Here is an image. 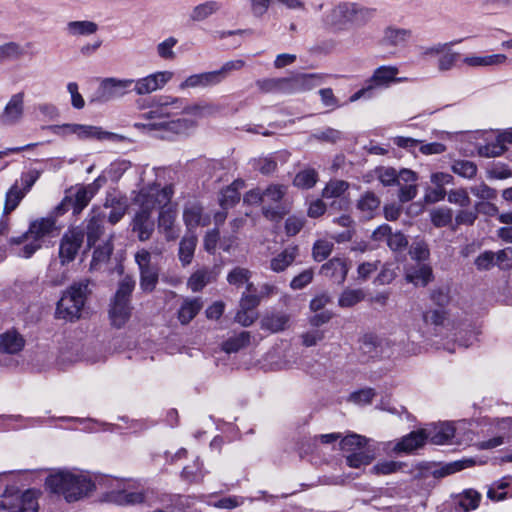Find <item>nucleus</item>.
Segmentation results:
<instances>
[{
	"label": "nucleus",
	"instance_id": "12",
	"mask_svg": "<svg viewBox=\"0 0 512 512\" xmlns=\"http://www.w3.org/2000/svg\"><path fill=\"white\" fill-rule=\"evenodd\" d=\"M84 233L81 230L73 229L67 231L60 241L59 258L62 265L72 262L83 243Z\"/></svg>",
	"mask_w": 512,
	"mask_h": 512
},
{
	"label": "nucleus",
	"instance_id": "28",
	"mask_svg": "<svg viewBox=\"0 0 512 512\" xmlns=\"http://www.w3.org/2000/svg\"><path fill=\"white\" fill-rule=\"evenodd\" d=\"M144 499L145 496L140 491L119 490L112 491L106 495L108 502L121 506L140 504Z\"/></svg>",
	"mask_w": 512,
	"mask_h": 512
},
{
	"label": "nucleus",
	"instance_id": "34",
	"mask_svg": "<svg viewBox=\"0 0 512 512\" xmlns=\"http://www.w3.org/2000/svg\"><path fill=\"white\" fill-rule=\"evenodd\" d=\"M185 109L186 116L188 118H192L196 121V118H202L214 115L220 111V107L213 103H196L190 104L187 99H185Z\"/></svg>",
	"mask_w": 512,
	"mask_h": 512
},
{
	"label": "nucleus",
	"instance_id": "57",
	"mask_svg": "<svg viewBox=\"0 0 512 512\" xmlns=\"http://www.w3.org/2000/svg\"><path fill=\"white\" fill-rule=\"evenodd\" d=\"M253 168L261 174L269 175L277 168V162L272 156L260 157L253 161Z\"/></svg>",
	"mask_w": 512,
	"mask_h": 512
},
{
	"label": "nucleus",
	"instance_id": "25",
	"mask_svg": "<svg viewBox=\"0 0 512 512\" xmlns=\"http://www.w3.org/2000/svg\"><path fill=\"white\" fill-rule=\"evenodd\" d=\"M426 440V429L413 431L410 434L404 436L398 443H396V445L393 448V451L396 453H409L421 447Z\"/></svg>",
	"mask_w": 512,
	"mask_h": 512
},
{
	"label": "nucleus",
	"instance_id": "7",
	"mask_svg": "<svg viewBox=\"0 0 512 512\" xmlns=\"http://www.w3.org/2000/svg\"><path fill=\"white\" fill-rule=\"evenodd\" d=\"M399 69L396 66L384 65L378 67L371 78L368 80L367 86L355 92L350 96V102H356L360 99H371L374 97L376 88L388 87L393 82H402L405 78H397Z\"/></svg>",
	"mask_w": 512,
	"mask_h": 512
},
{
	"label": "nucleus",
	"instance_id": "6",
	"mask_svg": "<svg viewBox=\"0 0 512 512\" xmlns=\"http://www.w3.org/2000/svg\"><path fill=\"white\" fill-rule=\"evenodd\" d=\"M134 288L135 280L131 276H125L119 282L109 310L111 323L116 328L123 327L131 316L130 296Z\"/></svg>",
	"mask_w": 512,
	"mask_h": 512
},
{
	"label": "nucleus",
	"instance_id": "32",
	"mask_svg": "<svg viewBox=\"0 0 512 512\" xmlns=\"http://www.w3.org/2000/svg\"><path fill=\"white\" fill-rule=\"evenodd\" d=\"M289 316L281 312L266 314L261 320V328L271 333H277L288 327Z\"/></svg>",
	"mask_w": 512,
	"mask_h": 512
},
{
	"label": "nucleus",
	"instance_id": "10",
	"mask_svg": "<svg viewBox=\"0 0 512 512\" xmlns=\"http://www.w3.org/2000/svg\"><path fill=\"white\" fill-rule=\"evenodd\" d=\"M134 79L105 78L100 83L97 94L91 102L104 103L119 98L132 90Z\"/></svg>",
	"mask_w": 512,
	"mask_h": 512
},
{
	"label": "nucleus",
	"instance_id": "23",
	"mask_svg": "<svg viewBox=\"0 0 512 512\" xmlns=\"http://www.w3.org/2000/svg\"><path fill=\"white\" fill-rule=\"evenodd\" d=\"M507 56L505 54H490V55H466L462 62L470 68L493 67L499 66L506 62Z\"/></svg>",
	"mask_w": 512,
	"mask_h": 512
},
{
	"label": "nucleus",
	"instance_id": "56",
	"mask_svg": "<svg viewBox=\"0 0 512 512\" xmlns=\"http://www.w3.org/2000/svg\"><path fill=\"white\" fill-rule=\"evenodd\" d=\"M251 277V272L242 267H235L227 275V281L231 285L241 286L248 282Z\"/></svg>",
	"mask_w": 512,
	"mask_h": 512
},
{
	"label": "nucleus",
	"instance_id": "18",
	"mask_svg": "<svg viewBox=\"0 0 512 512\" xmlns=\"http://www.w3.org/2000/svg\"><path fill=\"white\" fill-rule=\"evenodd\" d=\"M220 84L217 74L214 71L202 72L188 76L179 85L180 90L209 88Z\"/></svg>",
	"mask_w": 512,
	"mask_h": 512
},
{
	"label": "nucleus",
	"instance_id": "44",
	"mask_svg": "<svg viewBox=\"0 0 512 512\" xmlns=\"http://www.w3.org/2000/svg\"><path fill=\"white\" fill-rule=\"evenodd\" d=\"M318 180V173L315 169L307 168L298 172L293 180V184L301 189L312 188Z\"/></svg>",
	"mask_w": 512,
	"mask_h": 512
},
{
	"label": "nucleus",
	"instance_id": "59",
	"mask_svg": "<svg viewBox=\"0 0 512 512\" xmlns=\"http://www.w3.org/2000/svg\"><path fill=\"white\" fill-rule=\"evenodd\" d=\"M177 39L169 37L157 45V53L160 58L165 60H172L175 58L173 48L177 44Z\"/></svg>",
	"mask_w": 512,
	"mask_h": 512
},
{
	"label": "nucleus",
	"instance_id": "47",
	"mask_svg": "<svg viewBox=\"0 0 512 512\" xmlns=\"http://www.w3.org/2000/svg\"><path fill=\"white\" fill-rule=\"evenodd\" d=\"M140 288L144 292H152L158 283V269L156 267L141 269Z\"/></svg>",
	"mask_w": 512,
	"mask_h": 512
},
{
	"label": "nucleus",
	"instance_id": "27",
	"mask_svg": "<svg viewBox=\"0 0 512 512\" xmlns=\"http://www.w3.org/2000/svg\"><path fill=\"white\" fill-rule=\"evenodd\" d=\"M433 278L432 268L425 263H418L407 270L405 279L416 286H426Z\"/></svg>",
	"mask_w": 512,
	"mask_h": 512
},
{
	"label": "nucleus",
	"instance_id": "22",
	"mask_svg": "<svg viewBox=\"0 0 512 512\" xmlns=\"http://www.w3.org/2000/svg\"><path fill=\"white\" fill-rule=\"evenodd\" d=\"M38 502L36 493L32 490L25 491L17 499V504L13 507L8 506L4 501H0V512H37Z\"/></svg>",
	"mask_w": 512,
	"mask_h": 512
},
{
	"label": "nucleus",
	"instance_id": "45",
	"mask_svg": "<svg viewBox=\"0 0 512 512\" xmlns=\"http://www.w3.org/2000/svg\"><path fill=\"white\" fill-rule=\"evenodd\" d=\"M68 195L70 196L73 214H80L92 198V195L89 194L85 187H80L74 194Z\"/></svg>",
	"mask_w": 512,
	"mask_h": 512
},
{
	"label": "nucleus",
	"instance_id": "2",
	"mask_svg": "<svg viewBox=\"0 0 512 512\" xmlns=\"http://www.w3.org/2000/svg\"><path fill=\"white\" fill-rule=\"evenodd\" d=\"M47 487L62 495L67 502L78 501L94 489V483L87 476L70 471H59L46 479Z\"/></svg>",
	"mask_w": 512,
	"mask_h": 512
},
{
	"label": "nucleus",
	"instance_id": "30",
	"mask_svg": "<svg viewBox=\"0 0 512 512\" xmlns=\"http://www.w3.org/2000/svg\"><path fill=\"white\" fill-rule=\"evenodd\" d=\"M222 3L216 0H208L196 5L190 12L189 18L194 22H202L212 15L218 13Z\"/></svg>",
	"mask_w": 512,
	"mask_h": 512
},
{
	"label": "nucleus",
	"instance_id": "8",
	"mask_svg": "<svg viewBox=\"0 0 512 512\" xmlns=\"http://www.w3.org/2000/svg\"><path fill=\"white\" fill-rule=\"evenodd\" d=\"M173 196L171 186L161 188L159 185H152L142 188L135 197V203L139 205V210L152 214L156 208L166 207Z\"/></svg>",
	"mask_w": 512,
	"mask_h": 512
},
{
	"label": "nucleus",
	"instance_id": "55",
	"mask_svg": "<svg viewBox=\"0 0 512 512\" xmlns=\"http://www.w3.org/2000/svg\"><path fill=\"white\" fill-rule=\"evenodd\" d=\"M333 250V243L328 240H317L313 245V258L321 262L325 260Z\"/></svg>",
	"mask_w": 512,
	"mask_h": 512
},
{
	"label": "nucleus",
	"instance_id": "21",
	"mask_svg": "<svg viewBox=\"0 0 512 512\" xmlns=\"http://www.w3.org/2000/svg\"><path fill=\"white\" fill-rule=\"evenodd\" d=\"M25 346L24 337L15 329H9L0 334V353L17 354Z\"/></svg>",
	"mask_w": 512,
	"mask_h": 512
},
{
	"label": "nucleus",
	"instance_id": "58",
	"mask_svg": "<svg viewBox=\"0 0 512 512\" xmlns=\"http://www.w3.org/2000/svg\"><path fill=\"white\" fill-rule=\"evenodd\" d=\"M473 463L472 460H464V461H455L453 463H449L440 469H437L433 472L434 477H445L447 475L453 474L457 471L464 469L465 467L471 465Z\"/></svg>",
	"mask_w": 512,
	"mask_h": 512
},
{
	"label": "nucleus",
	"instance_id": "53",
	"mask_svg": "<svg viewBox=\"0 0 512 512\" xmlns=\"http://www.w3.org/2000/svg\"><path fill=\"white\" fill-rule=\"evenodd\" d=\"M363 298L364 293L361 289H347L340 295L338 303L341 307H352Z\"/></svg>",
	"mask_w": 512,
	"mask_h": 512
},
{
	"label": "nucleus",
	"instance_id": "16",
	"mask_svg": "<svg viewBox=\"0 0 512 512\" xmlns=\"http://www.w3.org/2000/svg\"><path fill=\"white\" fill-rule=\"evenodd\" d=\"M413 37L411 29L389 25L384 28L381 43L387 47H405Z\"/></svg>",
	"mask_w": 512,
	"mask_h": 512
},
{
	"label": "nucleus",
	"instance_id": "60",
	"mask_svg": "<svg viewBox=\"0 0 512 512\" xmlns=\"http://www.w3.org/2000/svg\"><path fill=\"white\" fill-rule=\"evenodd\" d=\"M101 132H102V127H100V126L80 124L79 134H78L77 139L83 140V141H86V140L100 141Z\"/></svg>",
	"mask_w": 512,
	"mask_h": 512
},
{
	"label": "nucleus",
	"instance_id": "41",
	"mask_svg": "<svg viewBox=\"0 0 512 512\" xmlns=\"http://www.w3.org/2000/svg\"><path fill=\"white\" fill-rule=\"evenodd\" d=\"M383 341L374 335H365L361 341V350L367 354L370 358L382 357Z\"/></svg>",
	"mask_w": 512,
	"mask_h": 512
},
{
	"label": "nucleus",
	"instance_id": "64",
	"mask_svg": "<svg viewBox=\"0 0 512 512\" xmlns=\"http://www.w3.org/2000/svg\"><path fill=\"white\" fill-rule=\"evenodd\" d=\"M409 254L413 260L421 263L429 258V249L426 243L419 241L411 245Z\"/></svg>",
	"mask_w": 512,
	"mask_h": 512
},
{
	"label": "nucleus",
	"instance_id": "51",
	"mask_svg": "<svg viewBox=\"0 0 512 512\" xmlns=\"http://www.w3.org/2000/svg\"><path fill=\"white\" fill-rule=\"evenodd\" d=\"M293 78L294 93L305 92L313 89L317 85V79L311 74H300Z\"/></svg>",
	"mask_w": 512,
	"mask_h": 512
},
{
	"label": "nucleus",
	"instance_id": "43",
	"mask_svg": "<svg viewBox=\"0 0 512 512\" xmlns=\"http://www.w3.org/2000/svg\"><path fill=\"white\" fill-rule=\"evenodd\" d=\"M380 200L373 192L364 193L358 200L357 208L365 214L366 217H371L373 212L379 208Z\"/></svg>",
	"mask_w": 512,
	"mask_h": 512
},
{
	"label": "nucleus",
	"instance_id": "31",
	"mask_svg": "<svg viewBox=\"0 0 512 512\" xmlns=\"http://www.w3.org/2000/svg\"><path fill=\"white\" fill-rule=\"evenodd\" d=\"M454 434L455 428L450 423H441L434 426L433 429H426L427 439H430V441L436 445L448 443V441L454 437Z\"/></svg>",
	"mask_w": 512,
	"mask_h": 512
},
{
	"label": "nucleus",
	"instance_id": "19",
	"mask_svg": "<svg viewBox=\"0 0 512 512\" xmlns=\"http://www.w3.org/2000/svg\"><path fill=\"white\" fill-rule=\"evenodd\" d=\"M24 111V93L19 92L11 96L4 107L2 121L6 125L16 124L23 115Z\"/></svg>",
	"mask_w": 512,
	"mask_h": 512
},
{
	"label": "nucleus",
	"instance_id": "54",
	"mask_svg": "<svg viewBox=\"0 0 512 512\" xmlns=\"http://www.w3.org/2000/svg\"><path fill=\"white\" fill-rule=\"evenodd\" d=\"M452 219L453 212L447 207L438 208L431 213L432 223L436 227H445L451 223Z\"/></svg>",
	"mask_w": 512,
	"mask_h": 512
},
{
	"label": "nucleus",
	"instance_id": "9",
	"mask_svg": "<svg viewBox=\"0 0 512 512\" xmlns=\"http://www.w3.org/2000/svg\"><path fill=\"white\" fill-rule=\"evenodd\" d=\"M288 186L283 184H270L263 190V215L270 220L282 218L285 214L282 200L286 195Z\"/></svg>",
	"mask_w": 512,
	"mask_h": 512
},
{
	"label": "nucleus",
	"instance_id": "1",
	"mask_svg": "<svg viewBox=\"0 0 512 512\" xmlns=\"http://www.w3.org/2000/svg\"><path fill=\"white\" fill-rule=\"evenodd\" d=\"M178 115H186L185 98L161 95L153 101L151 109L141 115L148 122H137L134 127L156 131L162 139H172L178 135H185L196 127L197 121L192 118L170 119Z\"/></svg>",
	"mask_w": 512,
	"mask_h": 512
},
{
	"label": "nucleus",
	"instance_id": "52",
	"mask_svg": "<svg viewBox=\"0 0 512 512\" xmlns=\"http://www.w3.org/2000/svg\"><path fill=\"white\" fill-rule=\"evenodd\" d=\"M452 171L463 178L471 179L477 173V166L472 161L458 160L453 163Z\"/></svg>",
	"mask_w": 512,
	"mask_h": 512
},
{
	"label": "nucleus",
	"instance_id": "38",
	"mask_svg": "<svg viewBox=\"0 0 512 512\" xmlns=\"http://www.w3.org/2000/svg\"><path fill=\"white\" fill-rule=\"evenodd\" d=\"M25 195L26 193L25 191H22L18 180L15 181V183L6 192L3 214L8 215L14 211Z\"/></svg>",
	"mask_w": 512,
	"mask_h": 512
},
{
	"label": "nucleus",
	"instance_id": "29",
	"mask_svg": "<svg viewBox=\"0 0 512 512\" xmlns=\"http://www.w3.org/2000/svg\"><path fill=\"white\" fill-rule=\"evenodd\" d=\"M112 239L113 234H109L107 239L95 248L90 263V270H99L103 264L109 261L113 252Z\"/></svg>",
	"mask_w": 512,
	"mask_h": 512
},
{
	"label": "nucleus",
	"instance_id": "15",
	"mask_svg": "<svg viewBox=\"0 0 512 512\" xmlns=\"http://www.w3.org/2000/svg\"><path fill=\"white\" fill-rule=\"evenodd\" d=\"M105 219L106 215L92 211L87 219L86 236L87 244L89 247L95 246L99 240H106L110 233L105 232Z\"/></svg>",
	"mask_w": 512,
	"mask_h": 512
},
{
	"label": "nucleus",
	"instance_id": "36",
	"mask_svg": "<svg viewBox=\"0 0 512 512\" xmlns=\"http://www.w3.org/2000/svg\"><path fill=\"white\" fill-rule=\"evenodd\" d=\"M461 40H454L447 42V49L444 52H441L438 61H437V69L440 72H446L453 69L456 66L457 61L459 60L460 54L452 50V46L460 43Z\"/></svg>",
	"mask_w": 512,
	"mask_h": 512
},
{
	"label": "nucleus",
	"instance_id": "63",
	"mask_svg": "<svg viewBox=\"0 0 512 512\" xmlns=\"http://www.w3.org/2000/svg\"><path fill=\"white\" fill-rule=\"evenodd\" d=\"M245 65V62L241 59L237 60H231L226 63H224L220 69L214 70L215 74H217L218 79L221 82L224 81V79L227 77V75L236 70H240Z\"/></svg>",
	"mask_w": 512,
	"mask_h": 512
},
{
	"label": "nucleus",
	"instance_id": "4",
	"mask_svg": "<svg viewBox=\"0 0 512 512\" xmlns=\"http://www.w3.org/2000/svg\"><path fill=\"white\" fill-rule=\"evenodd\" d=\"M90 281L82 279L74 282L61 296L56 305L55 316L57 319L74 321L80 318L85 305Z\"/></svg>",
	"mask_w": 512,
	"mask_h": 512
},
{
	"label": "nucleus",
	"instance_id": "40",
	"mask_svg": "<svg viewBox=\"0 0 512 512\" xmlns=\"http://www.w3.org/2000/svg\"><path fill=\"white\" fill-rule=\"evenodd\" d=\"M251 340V334L248 331H242L229 339H227L222 344V349L226 353H235L238 352L240 349L246 347L249 345Z\"/></svg>",
	"mask_w": 512,
	"mask_h": 512
},
{
	"label": "nucleus",
	"instance_id": "39",
	"mask_svg": "<svg viewBox=\"0 0 512 512\" xmlns=\"http://www.w3.org/2000/svg\"><path fill=\"white\" fill-rule=\"evenodd\" d=\"M211 281H212V271L209 268H201V269L196 270L189 277L187 286L193 292H199Z\"/></svg>",
	"mask_w": 512,
	"mask_h": 512
},
{
	"label": "nucleus",
	"instance_id": "24",
	"mask_svg": "<svg viewBox=\"0 0 512 512\" xmlns=\"http://www.w3.org/2000/svg\"><path fill=\"white\" fill-rule=\"evenodd\" d=\"M299 248L289 245L270 260V269L276 273L285 271L298 257Z\"/></svg>",
	"mask_w": 512,
	"mask_h": 512
},
{
	"label": "nucleus",
	"instance_id": "37",
	"mask_svg": "<svg viewBox=\"0 0 512 512\" xmlns=\"http://www.w3.org/2000/svg\"><path fill=\"white\" fill-rule=\"evenodd\" d=\"M244 187V181L235 180L231 185L221 191L220 206L228 209L235 205L240 199L239 190Z\"/></svg>",
	"mask_w": 512,
	"mask_h": 512
},
{
	"label": "nucleus",
	"instance_id": "3",
	"mask_svg": "<svg viewBox=\"0 0 512 512\" xmlns=\"http://www.w3.org/2000/svg\"><path fill=\"white\" fill-rule=\"evenodd\" d=\"M55 225L56 221L52 216L34 220L30 223L27 232L19 237L10 238L9 243L17 246L22 245L15 253L19 257L30 258L42 247L43 238L53 232Z\"/></svg>",
	"mask_w": 512,
	"mask_h": 512
},
{
	"label": "nucleus",
	"instance_id": "26",
	"mask_svg": "<svg viewBox=\"0 0 512 512\" xmlns=\"http://www.w3.org/2000/svg\"><path fill=\"white\" fill-rule=\"evenodd\" d=\"M197 236L195 233H186L179 243L178 258L182 266L191 264L197 246Z\"/></svg>",
	"mask_w": 512,
	"mask_h": 512
},
{
	"label": "nucleus",
	"instance_id": "5",
	"mask_svg": "<svg viewBox=\"0 0 512 512\" xmlns=\"http://www.w3.org/2000/svg\"><path fill=\"white\" fill-rule=\"evenodd\" d=\"M375 9L358 7L354 3H340L333 7L324 18V22L330 28L341 31L346 30L349 25H363L370 20Z\"/></svg>",
	"mask_w": 512,
	"mask_h": 512
},
{
	"label": "nucleus",
	"instance_id": "14",
	"mask_svg": "<svg viewBox=\"0 0 512 512\" xmlns=\"http://www.w3.org/2000/svg\"><path fill=\"white\" fill-rule=\"evenodd\" d=\"M183 222L187 228L186 233H194L199 226H207L210 216L203 213V207L199 203H187L183 209Z\"/></svg>",
	"mask_w": 512,
	"mask_h": 512
},
{
	"label": "nucleus",
	"instance_id": "20",
	"mask_svg": "<svg viewBox=\"0 0 512 512\" xmlns=\"http://www.w3.org/2000/svg\"><path fill=\"white\" fill-rule=\"evenodd\" d=\"M132 231L137 234L140 241L150 239L154 232V220L152 214L138 210L132 220Z\"/></svg>",
	"mask_w": 512,
	"mask_h": 512
},
{
	"label": "nucleus",
	"instance_id": "46",
	"mask_svg": "<svg viewBox=\"0 0 512 512\" xmlns=\"http://www.w3.org/2000/svg\"><path fill=\"white\" fill-rule=\"evenodd\" d=\"M367 439L358 434H351L344 437L340 442V448L343 452L353 453L366 447Z\"/></svg>",
	"mask_w": 512,
	"mask_h": 512
},
{
	"label": "nucleus",
	"instance_id": "62",
	"mask_svg": "<svg viewBox=\"0 0 512 512\" xmlns=\"http://www.w3.org/2000/svg\"><path fill=\"white\" fill-rule=\"evenodd\" d=\"M375 391L372 388H364L359 391H355L350 394L349 401L358 404L366 405L369 404L375 396Z\"/></svg>",
	"mask_w": 512,
	"mask_h": 512
},
{
	"label": "nucleus",
	"instance_id": "50",
	"mask_svg": "<svg viewBox=\"0 0 512 512\" xmlns=\"http://www.w3.org/2000/svg\"><path fill=\"white\" fill-rule=\"evenodd\" d=\"M349 188V183L344 180H330L323 189L322 196L324 198H337L342 196Z\"/></svg>",
	"mask_w": 512,
	"mask_h": 512
},
{
	"label": "nucleus",
	"instance_id": "17",
	"mask_svg": "<svg viewBox=\"0 0 512 512\" xmlns=\"http://www.w3.org/2000/svg\"><path fill=\"white\" fill-rule=\"evenodd\" d=\"M348 265L345 259L335 257L323 264L320 274L337 284H342L348 273Z\"/></svg>",
	"mask_w": 512,
	"mask_h": 512
},
{
	"label": "nucleus",
	"instance_id": "33",
	"mask_svg": "<svg viewBox=\"0 0 512 512\" xmlns=\"http://www.w3.org/2000/svg\"><path fill=\"white\" fill-rule=\"evenodd\" d=\"M200 298H186L178 310V320L181 324H188L202 309Z\"/></svg>",
	"mask_w": 512,
	"mask_h": 512
},
{
	"label": "nucleus",
	"instance_id": "42",
	"mask_svg": "<svg viewBox=\"0 0 512 512\" xmlns=\"http://www.w3.org/2000/svg\"><path fill=\"white\" fill-rule=\"evenodd\" d=\"M374 459L373 451L369 448L350 453L346 456V463L351 468H360L369 465Z\"/></svg>",
	"mask_w": 512,
	"mask_h": 512
},
{
	"label": "nucleus",
	"instance_id": "49",
	"mask_svg": "<svg viewBox=\"0 0 512 512\" xmlns=\"http://www.w3.org/2000/svg\"><path fill=\"white\" fill-rule=\"evenodd\" d=\"M481 499L480 493L475 490H466L459 498L458 506L463 512H469L478 507Z\"/></svg>",
	"mask_w": 512,
	"mask_h": 512
},
{
	"label": "nucleus",
	"instance_id": "48",
	"mask_svg": "<svg viewBox=\"0 0 512 512\" xmlns=\"http://www.w3.org/2000/svg\"><path fill=\"white\" fill-rule=\"evenodd\" d=\"M24 54V48L17 42L11 41L0 45V61L17 60Z\"/></svg>",
	"mask_w": 512,
	"mask_h": 512
},
{
	"label": "nucleus",
	"instance_id": "13",
	"mask_svg": "<svg viewBox=\"0 0 512 512\" xmlns=\"http://www.w3.org/2000/svg\"><path fill=\"white\" fill-rule=\"evenodd\" d=\"M177 209L173 205L163 207L158 216V230L167 241H174L179 237L180 227L176 224Z\"/></svg>",
	"mask_w": 512,
	"mask_h": 512
},
{
	"label": "nucleus",
	"instance_id": "61",
	"mask_svg": "<svg viewBox=\"0 0 512 512\" xmlns=\"http://www.w3.org/2000/svg\"><path fill=\"white\" fill-rule=\"evenodd\" d=\"M311 137L319 141L335 143L341 139L342 132L334 128L327 127L324 130L316 131L311 135Z\"/></svg>",
	"mask_w": 512,
	"mask_h": 512
},
{
	"label": "nucleus",
	"instance_id": "11",
	"mask_svg": "<svg viewBox=\"0 0 512 512\" xmlns=\"http://www.w3.org/2000/svg\"><path fill=\"white\" fill-rule=\"evenodd\" d=\"M174 76L172 71H157L134 80L132 91L137 95H146L162 89Z\"/></svg>",
	"mask_w": 512,
	"mask_h": 512
},
{
	"label": "nucleus",
	"instance_id": "35",
	"mask_svg": "<svg viewBox=\"0 0 512 512\" xmlns=\"http://www.w3.org/2000/svg\"><path fill=\"white\" fill-rule=\"evenodd\" d=\"M65 30L72 37L89 36L98 31V25L89 20L70 21L67 23Z\"/></svg>",
	"mask_w": 512,
	"mask_h": 512
}]
</instances>
